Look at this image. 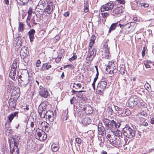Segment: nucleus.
I'll use <instances>...</instances> for the list:
<instances>
[{"instance_id": "6ab92c4d", "label": "nucleus", "mask_w": 154, "mask_h": 154, "mask_svg": "<svg viewBox=\"0 0 154 154\" xmlns=\"http://www.w3.org/2000/svg\"><path fill=\"white\" fill-rule=\"evenodd\" d=\"M18 112H14L11 113L9 116H8V120L7 121V123L10 124L12 120L13 119L14 117H18Z\"/></svg>"}, {"instance_id": "72a5a7b5", "label": "nucleus", "mask_w": 154, "mask_h": 154, "mask_svg": "<svg viewBox=\"0 0 154 154\" xmlns=\"http://www.w3.org/2000/svg\"><path fill=\"white\" fill-rule=\"evenodd\" d=\"M105 128L104 127L98 128V132L99 134L103 136V132L105 131Z\"/></svg>"}, {"instance_id": "cd10ccee", "label": "nucleus", "mask_w": 154, "mask_h": 154, "mask_svg": "<svg viewBox=\"0 0 154 154\" xmlns=\"http://www.w3.org/2000/svg\"><path fill=\"white\" fill-rule=\"evenodd\" d=\"M95 38L96 37L94 35H92L91 36L89 44V50L90 49V48H91L92 46H93L94 43Z\"/></svg>"}, {"instance_id": "c03bdc74", "label": "nucleus", "mask_w": 154, "mask_h": 154, "mask_svg": "<svg viewBox=\"0 0 154 154\" xmlns=\"http://www.w3.org/2000/svg\"><path fill=\"white\" fill-rule=\"evenodd\" d=\"M84 11L85 12H87L88 11V3L87 2H86L85 3H84Z\"/></svg>"}, {"instance_id": "f03ea898", "label": "nucleus", "mask_w": 154, "mask_h": 154, "mask_svg": "<svg viewBox=\"0 0 154 154\" xmlns=\"http://www.w3.org/2000/svg\"><path fill=\"white\" fill-rule=\"evenodd\" d=\"M123 132L125 137L128 138H133L135 136V131L128 125H126L123 128Z\"/></svg>"}, {"instance_id": "f704fd0d", "label": "nucleus", "mask_w": 154, "mask_h": 154, "mask_svg": "<svg viewBox=\"0 0 154 154\" xmlns=\"http://www.w3.org/2000/svg\"><path fill=\"white\" fill-rule=\"evenodd\" d=\"M14 85L13 82L10 80H9L8 82V89L9 90H11Z\"/></svg>"}, {"instance_id": "3c124183", "label": "nucleus", "mask_w": 154, "mask_h": 154, "mask_svg": "<svg viewBox=\"0 0 154 154\" xmlns=\"http://www.w3.org/2000/svg\"><path fill=\"white\" fill-rule=\"evenodd\" d=\"M114 136H111L110 134H108L107 135V137L108 139V140L109 142V143L110 142V140H112L113 137H114Z\"/></svg>"}, {"instance_id": "09e8293b", "label": "nucleus", "mask_w": 154, "mask_h": 154, "mask_svg": "<svg viewBox=\"0 0 154 154\" xmlns=\"http://www.w3.org/2000/svg\"><path fill=\"white\" fill-rule=\"evenodd\" d=\"M46 117L49 116L54 115V113L52 111L48 110L46 111Z\"/></svg>"}, {"instance_id": "c85d7f7f", "label": "nucleus", "mask_w": 154, "mask_h": 154, "mask_svg": "<svg viewBox=\"0 0 154 154\" xmlns=\"http://www.w3.org/2000/svg\"><path fill=\"white\" fill-rule=\"evenodd\" d=\"M91 119L88 117L85 118L82 121V123L85 125H87L91 123Z\"/></svg>"}, {"instance_id": "f8f14e48", "label": "nucleus", "mask_w": 154, "mask_h": 154, "mask_svg": "<svg viewBox=\"0 0 154 154\" xmlns=\"http://www.w3.org/2000/svg\"><path fill=\"white\" fill-rule=\"evenodd\" d=\"M91 48L89 50V46L88 47L89 52L87 57V58L91 61H92L94 57L96 55V51L95 50L93 49L91 50Z\"/></svg>"}, {"instance_id": "9b49d317", "label": "nucleus", "mask_w": 154, "mask_h": 154, "mask_svg": "<svg viewBox=\"0 0 154 154\" xmlns=\"http://www.w3.org/2000/svg\"><path fill=\"white\" fill-rule=\"evenodd\" d=\"M138 101L135 96L131 97L128 100V103L129 106L132 107L137 104Z\"/></svg>"}, {"instance_id": "0eeeda50", "label": "nucleus", "mask_w": 154, "mask_h": 154, "mask_svg": "<svg viewBox=\"0 0 154 154\" xmlns=\"http://www.w3.org/2000/svg\"><path fill=\"white\" fill-rule=\"evenodd\" d=\"M114 64L112 61H109L108 64L107 65L106 68V71L110 74H114V73H117V70L115 67V69L113 68V65Z\"/></svg>"}, {"instance_id": "f3484780", "label": "nucleus", "mask_w": 154, "mask_h": 154, "mask_svg": "<svg viewBox=\"0 0 154 154\" xmlns=\"http://www.w3.org/2000/svg\"><path fill=\"white\" fill-rule=\"evenodd\" d=\"M27 145L28 148L34 149L36 147L37 144L32 140H29L27 141Z\"/></svg>"}, {"instance_id": "2f4dec72", "label": "nucleus", "mask_w": 154, "mask_h": 154, "mask_svg": "<svg viewBox=\"0 0 154 154\" xmlns=\"http://www.w3.org/2000/svg\"><path fill=\"white\" fill-rule=\"evenodd\" d=\"M34 130L30 126H28L27 125L25 129V132L29 134L30 135H31L32 133Z\"/></svg>"}, {"instance_id": "603ef678", "label": "nucleus", "mask_w": 154, "mask_h": 154, "mask_svg": "<svg viewBox=\"0 0 154 154\" xmlns=\"http://www.w3.org/2000/svg\"><path fill=\"white\" fill-rule=\"evenodd\" d=\"M75 89L78 90L81 88L82 85L80 83H77L76 84V85H75Z\"/></svg>"}, {"instance_id": "de8ad7c7", "label": "nucleus", "mask_w": 154, "mask_h": 154, "mask_svg": "<svg viewBox=\"0 0 154 154\" xmlns=\"http://www.w3.org/2000/svg\"><path fill=\"white\" fill-rule=\"evenodd\" d=\"M63 67L64 69H65L67 67H68L70 68V69H73L74 68V66L73 65L69 64L64 66Z\"/></svg>"}, {"instance_id": "4be33fe9", "label": "nucleus", "mask_w": 154, "mask_h": 154, "mask_svg": "<svg viewBox=\"0 0 154 154\" xmlns=\"http://www.w3.org/2000/svg\"><path fill=\"white\" fill-rule=\"evenodd\" d=\"M83 109L81 105L80 108L77 111V112L76 113L75 112L74 115L75 116V117L76 116H77L79 118L82 117L83 115Z\"/></svg>"}, {"instance_id": "13d9d810", "label": "nucleus", "mask_w": 154, "mask_h": 154, "mask_svg": "<svg viewBox=\"0 0 154 154\" xmlns=\"http://www.w3.org/2000/svg\"><path fill=\"white\" fill-rule=\"evenodd\" d=\"M146 48L145 47H143V50L142 52V55L143 57L145 55Z\"/></svg>"}, {"instance_id": "aec40b11", "label": "nucleus", "mask_w": 154, "mask_h": 154, "mask_svg": "<svg viewBox=\"0 0 154 154\" xmlns=\"http://www.w3.org/2000/svg\"><path fill=\"white\" fill-rule=\"evenodd\" d=\"M35 30L33 29H31L28 32V34L30 39V41L31 42L33 41L34 39V34L35 33Z\"/></svg>"}, {"instance_id": "e433bc0d", "label": "nucleus", "mask_w": 154, "mask_h": 154, "mask_svg": "<svg viewBox=\"0 0 154 154\" xmlns=\"http://www.w3.org/2000/svg\"><path fill=\"white\" fill-rule=\"evenodd\" d=\"M46 111H42V112H38L40 117L42 118H45L46 117Z\"/></svg>"}, {"instance_id": "a878e982", "label": "nucleus", "mask_w": 154, "mask_h": 154, "mask_svg": "<svg viewBox=\"0 0 154 154\" xmlns=\"http://www.w3.org/2000/svg\"><path fill=\"white\" fill-rule=\"evenodd\" d=\"M41 125L42 128L44 131H48V124L46 122H42L41 124Z\"/></svg>"}, {"instance_id": "f257e3e1", "label": "nucleus", "mask_w": 154, "mask_h": 154, "mask_svg": "<svg viewBox=\"0 0 154 154\" xmlns=\"http://www.w3.org/2000/svg\"><path fill=\"white\" fill-rule=\"evenodd\" d=\"M16 136H12L9 139L10 145V154H18L19 150L18 148L19 140L16 138ZM18 137H17V138Z\"/></svg>"}, {"instance_id": "473e14b6", "label": "nucleus", "mask_w": 154, "mask_h": 154, "mask_svg": "<svg viewBox=\"0 0 154 154\" xmlns=\"http://www.w3.org/2000/svg\"><path fill=\"white\" fill-rule=\"evenodd\" d=\"M118 22L116 23H113L111 24L109 30V32L110 33L112 30L115 29L116 27L118 25Z\"/></svg>"}, {"instance_id": "49530a36", "label": "nucleus", "mask_w": 154, "mask_h": 154, "mask_svg": "<svg viewBox=\"0 0 154 154\" xmlns=\"http://www.w3.org/2000/svg\"><path fill=\"white\" fill-rule=\"evenodd\" d=\"M120 109L118 112V113L119 115H121V116H123L124 110L122 108H121Z\"/></svg>"}, {"instance_id": "393cba45", "label": "nucleus", "mask_w": 154, "mask_h": 154, "mask_svg": "<svg viewBox=\"0 0 154 154\" xmlns=\"http://www.w3.org/2000/svg\"><path fill=\"white\" fill-rule=\"evenodd\" d=\"M122 11L121 8L119 7L117 8H114L112 11L113 15H117L122 13Z\"/></svg>"}, {"instance_id": "5701e85b", "label": "nucleus", "mask_w": 154, "mask_h": 154, "mask_svg": "<svg viewBox=\"0 0 154 154\" xmlns=\"http://www.w3.org/2000/svg\"><path fill=\"white\" fill-rule=\"evenodd\" d=\"M10 124L7 123L6 122L5 126V131L6 132L8 133H9L11 134H13L14 133V131L11 129V127L10 126Z\"/></svg>"}, {"instance_id": "6e6552de", "label": "nucleus", "mask_w": 154, "mask_h": 154, "mask_svg": "<svg viewBox=\"0 0 154 154\" xmlns=\"http://www.w3.org/2000/svg\"><path fill=\"white\" fill-rule=\"evenodd\" d=\"M38 91L39 95L44 98H47L49 96V93L47 90L42 86H40Z\"/></svg>"}, {"instance_id": "a19ab883", "label": "nucleus", "mask_w": 154, "mask_h": 154, "mask_svg": "<svg viewBox=\"0 0 154 154\" xmlns=\"http://www.w3.org/2000/svg\"><path fill=\"white\" fill-rule=\"evenodd\" d=\"M43 67L44 69L48 70L49 68H51V66L50 65H48V64L46 63L43 64Z\"/></svg>"}, {"instance_id": "bf43d9fd", "label": "nucleus", "mask_w": 154, "mask_h": 154, "mask_svg": "<svg viewBox=\"0 0 154 154\" xmlns=\"http://www.w3.org/2000/svg\"><path fill=\"white\" fill-rule=\"evenodd\" d=\"M137 4H139L141 5V6H143V5L144 3V0H139L138 2H137Z\"/></svg>"}, {"instance_id": "412c9836", "label": "nucleus", "mask_w": 154, "mask_h": 154, "mask_svg": "<svg viewBox=\"0 0 154 154\" xmlns=\"http://www.w3.org/2000/svg\"><path fill=\"white\" fill-rule=\"evenodd\" d=\"M45 103V102H44L39 105L38 108V112H41L42 111H47Z\"/></svg>"}, {"instance_id": "1a4fd4ad", "label": "nucleus", "mask_w": 154, "mask_h": 154, "mask_svg": "<svg viewBox=\"0 0 154 154\" xmlns=\"http://www.w3.org/2000/svg\"><path fill=\"white\" fill-rule=\"evenodd\" d=\"M114 5V4L112 2H109L102 6L101 8V11H104L112 10L113 8Z\"/></svg>"}, {"instance_id": "69168bd1", "label": "nucleus", "mask_w": 154, "mask_h": 154, "mask_svg": "<svg viewBox=\"0 0 154 154\" xmlns=\"http://www.w3.org/2000/svg\"><path fill=\"white\" fill-rule=\"evenodd\" d=\"M139 120L141 122H143L145 121V118L144 117H142L141 116L139 117Z\"/></svg>"}, {"instance_id": "5fc2aeb1", "label": "nucleus", "mask_w": 154, "mask_h": 154, "mask_svg": "<svg viewBox=\"0 0 154 154\" xmlns=\"http://www.w3.org/2000/svg\"><path fill=\"white\" fill-rule=\"evenodd\" d=\"M144 61L145 62H146V63H148V64H149L150 65L151 64H152L154 66V62H153L152 61L150 60H145Z\"/></svg>"}, {"instance_id": "b1692460", "label": "nucleus", "mask_w": 154, "mask_h": 154, "mask_svg": "<svg viewBox=\"0 0 154 154\" xmlns=\"http://www.w3.org/2000/svg\"><path fill=\"white\" fill-rule=\"evenodd\" d=\"M22 39L19 36H18L17 38H15L14 41V43L18 45V46H22Z\"/></svg>"}, {"instance_id": "39448f33", "label": "nucleus", "mask_w": 154, "mask_h": 154, "mask_svg": "<svg viewBox=\"0 0 154 154\" xmlns=\"http://www.w3.org/2000/svg\"><path fill=\"white\" fill-rule=\"evenodd\" d=\"M136 25V23L134 22L129 23L125 25L124 28L123 29L126 30L125 32L128 34L132 32L134 29V27Z\"/></svg>"}, {"instance_id": "864d4df0", "label": "nucleus", "mask_w": 154, "mask_h": 154, "mask_svg": "<svg viewBox=\"0 0 154 154\" xmlns=\"http://www.w3.org/2000/svg\"><path fill=\"white\" fill-rule=\"evenodd\" d=\"M105 58L109 59L110 58V57L109 55V52H105Z\"/></svg>"}, {"instance_id": "ddd939ff", "label": "nucleus", "mask_w": 154, "mask_h": 154, "mask_svg": "<svg viewBox=\"0 0 154 154\" xmlns=\"http://www.w3.org/2000/svg\"><path fill=\"white\" fill-rule=\"evenodd\" d=\"M54 6L52 2H48V5L45 9V11L48 14H50L53 11Z\"/></svg>"}, {"instance_id": "6e6d98bb", "label": "nucleus", "mask_w": 154, "mask_h": 154, "mask_svg": "<svg viewBox=\"0 0 154 154\" xmlns=\"http://www.w3.org/2000/svg\"><path fill=\"white\" fill-rule=\"evenodd\" d=\"M144 64V65L146 68H149L150 67L151 65H150L148 64V63H146L144 61L143 62Z\"/></svg>"}, {"instance_id": "bb28decb", "label": "nucleus", "mask_w": 154, "mask_h": 154, "mask_svg": "<svg viewBox=\"0 0 154 154\" xmlns=\"http://www.w3.org/2000/svg\"><path fill=\"white\" fill-rule=\"evenodd\" d=\"M103 122L106 127L108 128L107 129L110 128L111 121L107 119H104L103 120Z\"/></svg>"}, {"instance_id": "79ce46f5", "label": "nucleus", "mask_w": 154, "mask_h": 154, "mask_svg": "<svg viewBox=\"0 0 154 154\" xmlns=\"http://www.w3.org/2000/svg\"><path fill=\"white\" fill-rule=\"evenodd\" d=\"M54 115H52L49 116H47V117H46L45 118L47 119L50 122H52L54 120Z\"/></svg>"}, {"instance_id": "7c9ffc66", "label": "nucleus", "mask_w": 154, "mask_h": 154, "mask_svg": "<svg viewBox=\"0 0 154 154\" xmlns=\"http://www.w3.org/2000/svg\"><path fill=\"white\" fill-rule=\"evenodd\" d=\"M51 149L53 152L57 151L59 149L58 144H57L53 143L51 146Z\"/></svg>"}, {"instance_id": "37998d69", "label": "nucleus", "mask_w": 154, "mask_h": 154, "mask_svg": "<svg viewBox=\"0 0 154 154\" xmlns=\"http://www.w3.org/2000/svg\"><path fill=\"white\" fill-rule=\"evenodd\" d=\"M119 71L121 74H124L125 73V66H123L121 67L120 68Z\"/></svg>"}, {"instance_id": "c756f323", "label": "nucleus", "mask_w": 154, "mask_h": 154, "mask_svg": "<svg viewBox=\"0 0 154 154\" xmlns=\"http://www.w3.org/2000/svg\"><path fill=\"white\" fill-rule=\"evenodd\" d=\"M114 134L115 136H117L121 138V140L122 138H123L124 137H125V135L123 133L120 131L117 130L114 132Z\"/></svg>"}, {"instance_id": "dca6fc26", "label": "nucleus", "mask_w": 154, "mask_h": 154, "mask_svg": "<svg viewBox=\"0 0 154 154\" xmlns=\"http://www.w3.org/2000/svg\"><path fill=\"white\" fill-rule=\"evenodd\" d=\"M120 125V123L117 120L115 121L114 120H112L111 121L110 128H118L119 127Z\"/></svg>"}, {"instance_id": "680f3d73", "label": "nucleus", "mask_w": 154, "mask_h": 154, "mask_svg": "<svg viewBox=\"0 0 154 154\" xmlns=\"http://www.w3.org/2000/svg\"><path fill=\"white\" fill-rule=\"evenodd\" d=\"M102 14V17L103 18H105L107 17L109 15L108 13L107 12L103 13L101 14Z\"/></svg>"}, {"instance_id": "ea45409f", "label": "nucleus", "mask_w": 154, "mask_h": 154, "mask_svg": "<svg viewBox=\"0 0 154 154\" xmlns=\"http://www.w3.org/2000/svg\"><path fill=\"white\" fill-rule=\"evenodd\" d=\"M30 126L32 129H33L34 130L35 128L37 127L36 122H32L30 123Z\"/></svg>"}, {"instance_id": "0e129e2a", "label": "nucleus", "mask_w": 154, "mask_h": 154, "mask_svg": "<svg viewBox=\"0 0 154 154\" xmlns=\"http://www.w3.org/2000/svg\"><path fill=\"white\" fill-rule=\"evenodd\" d=\"M140 115L144 117H146L147 116V114L146 112H143L140 113Z\"/></svg>"}, {"instance_id": "a211bd4d", "label": "nucleus", "mask_w": 154, "mask_h": 154, "mask_svg": "<svg viewBox=\"0 0 154 154\" xmlns=\"http://www.w3.org/2000/svg\"><path fill=\"white\" fill-rule=\"evenodd\" d=\"M9 104L10 108L12 111H14L16 108V101L15 100L12 99L9 100Z\"/></svg>"}, {"instance_id": "774afa93", "label": "nucleus", "mask_w": 154, "mask_h": 154, "mask_svg": "<svg viewBox=\"0 0 154 154\" xmlns=\"http://www.w3.org/2000/svg\"><path fill=\"white\" fill-rule=\"evenodd\" d=\"M118 2V3H120L122 4H124V0H116Z\"/></svg>"}, {"instance_id": "2eb2a0df", "label": "nucleus", "mask_w": 154, "mask_h": 154, "mask_svg": "<svg viewBox=\"0 0 154 154\" xmlns=\"http://www.w3.org/2000/svg\"><path fill=\"white\" fill-rule=\"evenodd\" d=\"M81 106L82 107L83 111L85 112L87 114H90L91 113L93 112V110L92 107L88 105L86 106H84L83 105H81Z\"/></svg>"}, {"instance_id": "20e7f679", "label": "nucleus", "mask_w": 154, "mask_h": 154, "mask_svg": "<svg viewBox=\"0 0 154 154\" xmlns=\"http://www.w3.org/2000/svg\"><path fill=\"white\" fill-rule=\"evenodd\" d=\"M17 67V61L15 60L13 62L11 67V70L9 74V77L13 80H14L15 79Z\"/></svg>"}, {"instance_id": "423d86ee", "label": "nucleus", "mask_w": 154, "mask_h": 154, "mask_svg": "<svg viewBox=\"0 0 154 154\" xmlns=\"http://www.w3.org/2000/svg\"><path fill=\"white\" fill-rule=\"evenodd\" d=\"M47 137L46 133L42 130L39 129L36 131L35 138L40 141H43L45 140Z\"/></svg>"}, {"instance_id": "c9c22d12", "label": "nucleus", "mask_w": 154, "mask_h": 154, "mask_svg": "<svg viewBox=\"0 0 154 154\" xmlns=\"http://www.w3.org/2000/svg\"><path fill=\"white\" fill-rule=\"evenodd\" d=\"M19 24L18 31L19 32H23L24 29V25L21 22H19Z\"/></svg>"}, {"instance_id": "e2e57ef3", "label": "nucleus", "mask_w": 154, "mask_h": 154, "mask_svg": "<svg viewBox=\"0 0 154 154\" xmlns=\"http://www.w3.org/2000/svg\"><path fill=\"white\" fill-rule=\"evenodd\" d=\"M41 61L39 60H38L36 63V66L37 67H38L40 65L41 63Z\"/></svg>"}, {"instance_id": "4d7b16f0", "label": "nucleus", "mask_w": 154, "mask_h": 154, "mask_svg": "<svg viewBox=\"0 0 154 154\" xmlns=\"http://www.w3.org/2000/svg\"><path fill=\"white\" fill-rule=\"evenodd\" d=\"M75 141L78 144H80L82 142L81 139L79 138H76L75 139Z\"/></svg>"}, {"instance_id": "58836bf2", "label": "nucleus", "mask_w": 154, "mask_h": 154, "mask_svg": "<svg viewBox=\"0 0 154 154\" xmlns=\"http://www.w3.org/2000/svg\"><path fill=\"white\" fill-rule=\"evenodd\" d=\"M85 92V91H78V92H77V93L76 94V97H78V98H82V96L83 95V94L82 93H81V92Z\"/></svg>"}, {"instance_id": "4c0bfd02", "label": "nucleus", "mask_w": 154, "mask_h": 154, "mask_svg": "<svg viewBox=\"0 0 154 154\" xmlns=\"http://www.w3.org/2000/svg\"><path fill=\"white\" fill-rule=\"evenodd\" d=\"M131 113L130 111L128 109H126L124 110L123 116H128Z\"/></svg>"}, {"instance_id": "338daca9", "label": "nucleus", "mask_w": 154, "mask_h": 154, "mask_svg": "<svg viewBox=\"0 0 154 154\" xmlns=\"http://www.w3.org/2000/svg\"><path fill=\"white\" fill-rule=\"evenodd\" d=\"M61 57H58L56 59V62L57 63L59 62L61 60Z\"/></svg>"}, {"instance_id": "9d476101", "label": "nucleus", "mask_w": 154, "mask_h": 154, "mask_svg": "<svg viewBox=\"0 0 154 154\" xmlns=\"http://www.w3.org/2000/svg\"><path fill=\"white\" fill-rule=\"evenodd\" d=\"M111 140L110 143L113 146L115 147L117 146L119 147L121 146V143L120 138H119V139H118L114 136L112 140Z\"/></svg>"}, {"instance_id": "7ed1b4c3", "label": "nucleus", "mask_w": 154, "mask_h": 154, "mask_svg": "<svg viewBox=\"0 0 154 154\" xmlns=\"http://www.w3.org/2000/svg\"><path fill=\"white\" fill-rule=\"evenodd\" d=\"M107 85V82L103 79H101L98 82L97 86L96 91L97 94L102 95Z\"/></svg>"}, {"instance_id": "8fccbe9b", "label": "nucleus", "mask_w": 154, "mask_h": 154, "mask_svg": "<svg viewBox=\"0 0 154 154\" xmlns=\"http://www.w3.org/2000/svg\"><path fill=\"white\" fill-rule=\"evenodd\" d=\"M77 58V56L75 55H73L69 59V60L70 62H71L73 60H76Z\"/></svg>"}, {"instance_id": "052dcab7", "label": "nucleus", "mask_w": 154, "mask_h": 154, "mask_svg": "<svg viewBox=\"0 0 154 154\" xmlns=\"http://www.w3.org/2000/svg\"><path fill=\"white\" fill-rule=\"evenodd\" d=\"M98 139L99 141H100V142H102L103 143L104 142V138L102 136L101 137H98Z\"/></svg>"}, {"instance_id": "4468645a", "label": "nucleus", "mask_w": 154, "mask_h": 154, "mask_svg": "<svg viewBox=\"0 0 154 154\" xmlns=\"http://www.w3.org/2000/svg\"><path fill=\"white\" fill-rule=\"evenodd\" d=\"M27 53H28V52L25 46L22 47L20 52V55L21 58L24 60H25L24 59L27 56Z\"/></svg>"}, {"instance_id": "a18cd8bd", "label": "nucleus", "mask_w": 154, "mask_h": 154, "mask_svg": "<svg viewBox=\"0 0 154 154\" xmlns=\"http://www.w3.org/2000/svg\"><path fill=\"white\" fill-rule=\"evenodd\" d=\"M17 2L19 3V2H22V4L23 5L27 4L29 0H16Z\"/></svg>"}]
</instances>
